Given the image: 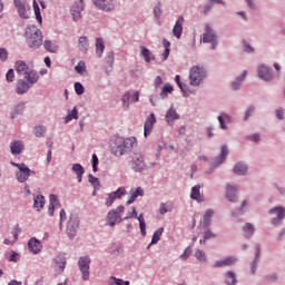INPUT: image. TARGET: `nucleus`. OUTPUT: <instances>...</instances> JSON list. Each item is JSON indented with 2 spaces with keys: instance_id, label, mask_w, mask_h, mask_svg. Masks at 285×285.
<instances>
[{
  "instance_id": "f257e3e1",
  "label": "nucleus",
  "mask_w": 285,
  "mask_h": 285,
  "mask_svg": "<svg viewBox=\"0 0 285 285\" xmlns=\"http://www.w3.org/2000/svg\"><path fill=\"white\" fill-rule=\"evenodd\" d=\"M14 68L17 75H19V77H23V79H26V81H28V83L31 86H35V83L39 81V73L30 69L28 63H26L23 60L16 61Z\"/></svg>"
},
{
  "instance_id": "f03ea898",
  "label": "nucleus",
  "mask_w": 285,
  "mask_h": 285,
  "mask_svg": "<svg viewBox=\"0 0 285 285\" xmlns=\"http://www.w3.org/2000/svg\"><path fill=\"white\" fill-rule=\"evenodd\" d=\"M24 37L30 48L37 49L43 43V36L41 35V30H39V28H37L35 24L27 27Z\"/></svg>"
},
{
  "instance_id": "7ed1b4c3",
  "label": "nucleus",
  "mask_w": 285,
  "mask_h": 285,
  "mask_svg": "<svg viewBox=\"0 0 285 285\" xmlns=\"http://www.w3.org/2000/svg\"><path fill=\"white\" fill-rule=\"evenodd\" d=\"M206 77V70L199 66H194L189 69V83L190 86H199L202 80Z\"/></svg>"
},
{
  "instance_id": "20e7f679",
  "label": "nucleus",
  "mask_w": 285,
  "mask_h": 285,
  "mask_svg": "<svg viewBox=\"0 0 285 285\" xmlns=\"http://www.w3.org/2000/svg\"><path fill=\"white\" fill-rule=\"evenodd\" d=\"M125 210L126 207H124V205H119L117 208L111 209L107 216V226L112 228L115 224H121V222H124L121 214L125 213Z\"/></svg>"
},
{
  "instance_id": "39448f33",
  "label": "nucleus",
  "mask_w": 285,
  "mask_h": 285,
  "mask_svg": "<svg viewBox=\"0 0 285 285\" xmlns=\"http://www.w3.org/2000/svg\"><path fill=\"white\" fill-rule=\"evenodd\" d=\"M130 167L136 173H141V170L146 169V163L144 160V154L141 151L132 153L130 156Z\"/></svg>"
},
{
  "instance_id": "423d86ee",
  "label": "nucleus",
  "mask_w": 285,
  "mask_h": 285,
  "mask_svg": "<svg viewBox=\"0 0 285 285\" xmlns=\"http://www.w3.org/2000/svg\"><path fill=\"white\" fill-rule=\"evenodd\" d=\"M16 168H18V171L16 173L17 180L20 184H23L28 181V178L30 175H36L35 171L30 170L26 164H17V163H11Z\"/></svg>"
},
{
  "instance_id": "0eeeda50",
  "label": "nucleus",
  "mask_w": 285,
  "mask_h": 285,
  "mask_svg": "<svg viewBox=\"0 0 285 285\" xmlns=\"http://www.w3.org/2000/svg\"><path fill=\"white\" fill-rule=\"evenodd\" d=\"M78 266L83 282H88V279H90V257H80L78 261Z\"/></svg>"
},
{
  "instance_id": "6e6552de",
  "label": "nucleus",
  "mask_w": 285,
  "mask_h": 285,
  "mask_svg": "<svg viewBox=\"0 0 285 285\" xmlns=\"http://www.w3.org/2000/svg\"><path fill=\"white\" fill-rule=\"evenodd\" d=\"M122 108L124 110H128L130 108V104H137L139 101V91H128L122 98Z\"/></svg>"
},
{
  "instance_id": "1a4fd4ad",
  "label": "nucleus",
  "mask_w": 285,
  "mask_h": 285,
  "mask_svg": "<svg viewBox=\"0 0 285 285\" xmlns=\"http://www.w3.org/2000/svg\"><path fill=\"white\" fill-rule=\"evenodd\" d=\"M77 230H79V216L71 214L67 223V235L72 238L77 235Z\"/></svg>"
},
{
  "instance_id": "9d476101",
  "label": "nucleus",
  "mask_w": 285,
  "mask_h": 285,
  "mask_svg": "<svg viewBox=\"0 0 285 285\" xmlns=\"http://www.w3.org/2000/svg\"><path fill=\"white\" fill-rule=\"evenodd\" d=\"M269 215H275V217L272 220V224L274 226H277L278 224H282L285 219V208L284 207H274L269 209Z\"/></svg>"
},
{
  "instance_id": "9b49d317",
  "label": "nucleus",
  "mask_w": 285,
  "mask_h": 285,
  "mask_svg": "<svg viewBox=\"0 0 285 285\" xmlns=\"http://www.w3.org/2000/svg\"><path fill=\"white\" fill-rule=\"evenodd\" d=\"M94 4L98 10H102L104 12L115 10V0H94Z\"/></svg>"
},
{
  "instance_id": "f8f14e48",
  "label": "nucleus",
  "mask_w": 285,
  "mask_h": 285,
  "mask_svg": "<svg viewBox=\"0 0 285 285\" xmlns=\"http://www.w3.org/2000/svg\"><path fill=\"white\" fill-rule=\"evenodd\" d=\"M203 43H212V50H215V31L208 24L205 28V32L202 36Z\"/></svg>"
},
{
  "instance_id": "ddd939ff",
  "label": "nucleus",
  "mask_w": 285,
  "mask_h": 285,
  "mask_svg": "<svg viewBox=\"0 0 285 285\" xmlns=\"http://www.w3.org/2000/svg\"><path fill=\"white\" fill-rule=\"evenodd\" d=\"M81 12H83V0H77L71 7L73 21H79V19H81Z\"/></svg>"
},
{
  "instance_id": "4468645a",
  "label": "nucleus",
  "mask_w": 285,
  "mask_h": 285,
  "mask_svg": "<svg viewBox=\"0 0 285 285\" xmlns=\"http://www.w3.org/2000/svg\"><path fill=\"white\" fill-rule=\"evenodd\" d=\"M67 258L66 256H57L55 258V271L58 275H61L66 271Z\"/></svg>"
},
{
  "instance_id": "2eb2a0df",
  "label": "nucleus",
  "mask_w": 285,
  "mask_h": 285,
  "mask_svg": "<svg viewBox=\"0 0 285 285\" xmlns=\"http://www.w3.org/2000/svg\"><path fill=\"white\" fill-rule=\"evenodd\" d=\"M157 124V119L155 118V114H150V116L146 119L145 126H144V135L145 137H148L150 132H153V128Z\"/></svg>"
},
{
  "instance_id": "dca6fc26",
  "label": "nucleus",
  "mask_w": 285,
  "mask_h": 285,
  "mask_svg": "<svg viewBox=\"0 0 285 285\" xmlns=\"http://www.w3.org/2000/svg\"><path fill=\"white\" fill-rule=\"evenodd\" d=\"M56 208H61V203H59V198H57L56 195L51 194L49 196V208H48V213L51 217L52 215H55Z\"/></svg>"
},
{
  "instance_id": "f3484780",
  "label": "nucleus",
  "mask_w": 285,
  "mask_h": 285,
  "mask_svg": "<svg viewBox=\"0 0 285 285\" xmlns=\"http://www.w3.org/2000/svg\"><path fill=\"white\" fill-rule=\"evenodd\" d=\"M181 32H184V17L180 16L173 28V35L176 39H181Z\"/></svg>"
},
{
  "instance_id": "a211bd4d",
  "label": "nucleus",
  "mask_w": 285,
  "mask_h": 285,
  "mask_svg": "<svg viewBox=\"0 0 285 285\" xmlns=\"http://www.w3.org/2000/svg\"><path fill=\"white\" fill-rule=\"evenodd\" d=\"M13 3L18 10L19 17H21V19H28V9H26V2L22 0H13Z\"/></svg>"
},
{
  "instance_id": "6ab92c4d",
  "label": "nucleus",
  "mask_w": 285,
  "mask_h": 285,
  "mask_svg": "<svg viewBox=\"0 0 285 285\" xmlns=\"http://www.w3.org/2000/svg\"><path fill=\"white\" fill-rule=\"evenodd\" d=\"M238 190H239V188L236 185H234V184L227 185L226 197H227L228 202H237V191Z\"/></svg>"
},
{
  "instance_id": "aec40b11",
  "label": "nucleus",
  "mask_w": 285,
  "mask_h": 285,
  "mask_svg": "<svg viewBox=\"0 0 285 285\" xmlns=\"http://www.w3.org/2000/svg\"><path fill=\"white\" fill-rule=\"evenodd\" d=\"M200 190H202V185L198 184L194 186L190 191V199L198 202V204H202V202H205Z\"/></svg>"
},
{
  "instance_id": "412c9836",
  "label": "nucleus",
  "mask_w": 285,
  "mask_h": 285,
  "mask_svg": "<svg viewBox=\"0 0 285 285\" xmlns=\"http://www.w3.org/2000/svg\"><path fill=\"white\" fill-rule=\"evenodd\" d=\"M28 248L33 255H37L38 253H41L43 245H41V242L37 240V238H31L28 243Z\"/></svg>"
},
{
  "instance_id": "4be33fe9",
  "label": "nucleus",
  "mask_w": 285,
  "mask_h": 285,
  "mask_svg": "<svg viewBox=\"0 0 285 285\" xmlns=\"http://www.w3.org/2000/svg\"><path fill=\"white\" fill-rule=\"evenodd\" d=\"M258 77H259V79H263L264 81H271V79H273V73L271 72V69H268V67L259 66Z\"/></svg>"
},
{
  "instance_id": "5701e85b",
  "label": "nucleus",
  "mask_w": 285,
  "mask_h": 285,
  "mask_svg": "<svg viewBox=\"0 0 285 285\" xmlns=\"http://www.w3.org/2000/svg\"><path fill=\"white\" fill-rule=\"evenodd\" d=\"M215 216V212L213 209H208L205 212L202 220L203 228H208L210 224L213 223V217Z\"/></svg>"
},
{
  "instance_id": "b1692460",
  "label": "nucleus",
  "mask_w": 285,
  "mask_h": 285,
  "mask_svg": "<svg viewBox=\"0 0 285 285\" xmlns=\"http://www.w3.org/2000/svg\"><path fill=\"white\" fill-rule=\"evenodd\" d=\"M137 197H144V189L141 187L132 188L130 190V198L127 200V206L135 204V199H137Z\"/></svg>"
},
{
  "instance_id": "393cba45",
  "label": "nucleus",
  "mask_w": 285,
  "mask_h": 285,
  "mask_svg": "<svg viewBox=\"0 0 285 285\" xmlns=\"http://www.w3.org/2000/svg\"><path fill=\"white\" fill-rule=\"evenodd\" d=\"M30 82H26V80L20 79L17 82V94L18 95H26V92H28V90H30Z\"/></svg>"
},
{
  "instance_id": "a878e982",
  "label": "nucleus",
  "mask_w": 285,
  "mask_h": 285,
  "mask_svg": "<svg viewBox=\"0 0 285 285\" xmlns=\"http://www.w3.org/2000/svg\"><path fill=\"white\" fill-rule=\"evenodd\" d=\"M227 157H228V147L226 145H223L220 147V155L215 160L216 166H222V164L226 161Z\"/></svg>"
},
{
  "instance_id": "bb28decb",
  "label": "nucleus",
  "mask_w": 285,
  "mask_h": 285,
  "mask_svg": "<svg viewBox=\"0 0 285 285\" xmlns=\"http://www.w3.org/2000/svg\"><path fill=\"white\" fill-rule=\"evenodd\" d=\"M165 119L167 121V124H173L174 121H176L177 119H179V114H177V110L175 108H169Z\"/></svg>"
},
{
  "instance_id": "cd10ccee",
  "label": "nucleus",
  "mask_w": 285,
  "mask_h": 285,
  "mask_svg": "<svg viewBox=\"0 0 285 285\" xmlns=\"http://www.w3.org/2000/svg\"><path fill=\"white\" fill-rule=\"evenodd\" d=\"M235 262H237V258H235V256H228L224 259L216 262V266L218 268H223V266H233V264H235Z\"/></svg>"
},
{
  "instance_id": "c85d7f7f",
  "label": "nucleus",
  "mask_w": 285,
  "mask_h": 285,
  "mask_svg": "<svg viewBox=\"0 0 285 285\" xmlns=\"http://www.w3.org/2000/svg\"><path fill=\"white\" fill-rule=\"evenodd\" d=\"M140 49H141V57H144V60L146 61V63H150L151 61H155V56L148 48L140 47Z\"/></svg>"
},
{
  "instance_id": "c756f323",
  "label": "nucleus",
  "mask_w": 285,
  "mask_h": 285,
  "mask_svg": "<svg viewBox=\"0 0 285 285\" xmlns=\"http://www.w3.org/2000/svg\"><path fill=\"white\" fill-rule=\"evenodd\" d=\"M218 121H219V126L222 128V130H226L228 124H230L232 119L230 116H228L227 114H222L220 116H218Z\"/></svg>"
},
{
  "instance_id": "7c9ffc66",
  "label": "nucleus",
  "mask_w": 285,
  "mask_h": 285,
  "mask_svg": "<svg viewBox=\"0 0 285 285\" xmlns=\"http://www.w3.org/2000/svg\"><path fill=\"white\" fill-rule=\"evenodd\" d=\"M11 154L21 155V150H23V142L21 140H17L10 146Z\"/></svg>"
},
{
  "instance_id": "2f4dec72",
  "label": "nucleus",
  "mask_w": 285,
  "mask_h": 285,
  "mask_svg": "<svg viewBox=\"0 0 285 285\" xmlns=\"http://www.w3.org/2000/svg\"><path fill=\"white\" fill-rule=\"evenodd\" d=\"M137 146V139L135 138H127L122 142V148H125V153H128V150H131V148H135Z\"/></svg>"
},
{
  "instance_id": "473e14b6",
  "label": "nucleus",
  "mask_w": 285,
  "mask_h": 285,
  "mask_svg": "<svg viewBox=\"0 0 285 285\" xmlns=\"http://www.w3.org/2000/svg\"><path fill=\"white\" fill-rule=\"evenodd\" d=\"M72 170L73 173H76L79 184H81V179L83 177V173H86V169H83V166H81V164H75L72 166Z\"/></svg>"
},
{
  "instance_id": "72a5a7b5",
  "label": "nucleus",
  "mask_w": 285,
  "mask_h": 285,
  "mask_svg": "<svg viewBox=\"0 0 285 285\" xmlns=\"http://www.w3.org/2000/svg\"><path fill=\"white\" fill-rule=\"evenodd\" d=\"M225 282L227 285H237V274H235V272H227Z\"/></svg>"
},
{
  "instance_id": "f704fd0d",
  "label": "nucleus",
  "mask_w": 285,
  "mask_h": 285,
  "mask_svg": "<svg viewBox=\"0 0 285 285\" xmlns=\"http://www.w3.org/2000/svg\"><path fill=\"white\" fill-rule=\"evenodd\" d=\"M248 71H243L242 76L236 78V80L232 82L233 90H239V87L242 86V82L246 79Z\"/></svg>"
},
{
  "instance_id": "c9c22d12",
  "label": "nucleus",
  "mask_w": 285,
  "mask_h": 285,
  "mask_svg": "<svg viewBox=\"0 0 285 285\" xmlns=\"http://www.w3.org/2000/svg\"><path fill=\"white\" fill-rule=\"evenodd\" d=\"M235 175H244L245 173H248V166L244 163H237L234 167Z\"/></svg>"
},
{
  "instance_id": "e433bc0d",
  "label": "nucleus",
  "mask_w": 285,
  "mask_h": 285,
  "mask_svg": "<svg viewBox=\"0 0 285 285\" xmlns=\"http://www.w3.org/2000/svg\"><path fill=\"white\" fill-rule=\"evenodd\" d=\"M104 50H106V46L104 45V39L97 38L96 39V55L101 57L104 55Z\"/></svg>"
},
{
  "instance_id": "4c0bfd02",
  "label": "nucleus",
  "mask_w": 285,
  "mask_h": 285,
  "mask_svg": "<svg viewBox=\"0 0 285 285\" xmlns=\"http://www.w3.org/2000/svg\"><path fill=\"white\" fill-rule=\"evenodd\" d=\"M163 46L165 48V51L161 55V59H163V61H166V59H168V57L170 56V41H168L167 39H164Z\"/></svg>"
},
{
  "instance_id": "58836bf2",
  "label": "nucleus",
  "mask_w": 285,
  "mask_h": 285,
  "mask_svg": "<svg viewBox=\"0 0 285 285\" xmlns=\"http://www.w3.org/2000/svg\"><path fill=\"white\" fill-rule=\"evenodd\" d=\"M255 250H256V257H255V261L252 263V267H250V271L253 274H255L257 271V259H259L262 255V249L259 248V245L255 246Z\"/></svg>"
},
{
  "instance_id": "ea45409f",
  "label": "nucleus",
  "mask_w": 285,
  "mask_h": 285,
  "mask_svg": "<svg viewBox=\"0 0 285 285\" xmlns=\"http://www.w3.org/2000/svg\"><path fill=\"white\" fill-rule=\"evenodd\" d=\"M243 233H244L245 237H253V235L255 234V226H253V224H250V223H247L243 227Z\"/></svg>"
},
{
  "instance_id": "a19ab883",
  "label": "nucleus",
  "mask_w": 285,
  "mask_h": 285,
  "mask_svg": "<svg viewBox=\"0 0 285 285\" xmlns=\"http://www.w3.org/2000/svg\"><path fill=\"white\" fill-rule=\"evenodd\" d=\"M88 38L86 36H82L79 38V41H78V48L79 50H81L82 52H86V50H88Z\"/></svg>"
},
{
  "instance_id": "79ce46f5",
  "label": "nucleus",
  "mask_w": 285,
  "mask_h": 285,
  "mask_svg": "<svg viewBox=\"0 0 285 285\" xmlns=\"http://www.w3.org/2000/svg\"><path fill=\"white\" fill-rule=\"evenodd\" d=\"M33 206L35 208H37V210H40L41 208H43V206H46V198L43 196H37L35 198Z\"/></svg>"
},
{
  "instance_id": "37998d69",
  "label": "nucleus",
  "mask_w": 285,
  "mask_h": 285,
  "mask_svg": "<svg viewBox=\"0 0 285 285\" xmlns=\"http://www.w3.org/2000/svg\"><path fill=\"white\" fill-rule=\"evenodd\" d=\"M164 234V227L158 228L151 238V243L150 244H157L160 239H161V235Z\"/></svg>"
},
{
  "instance_id": "c03bdc74",
  "label": "nucleus",
  "mask_w": 285,
  "mask_h": 285,
  "mask_svg": "<svg viewBox=\"0 0 285 285\" xmlns=\"http://www.w3.org/2000/svg\"><path fill=\"white\" fill-rule=\"evenodd\" d=\"M112 155H115V157H121V155H126V149L124 148V145H119L117 147H114L111 149Z\"/></svg>"
},
{
  "instance_id": "a18cd8bd",
  "label": "nucleus",
  "mask_w": 285,
  "mask_h": 285,
  "mask_svg": "<svg viewBox=\"0 0 285 285\" xmlns=\"http://www.w3.org/2000/svg\"><path fill=\"white\" fill-rule=\"evenodd\" d=\"M174 88L171 87L170 83H166L163 87V90L160 92V97H163V99H165V97H168V94L173 92Z\"/></svg>"
},
{
  "instance_id": "49530a36",
  "label": "nucleus",
  "mask_w": 285,
  "mask_h": 285,
  "mask_svg": "<svg viewBox=\"0 0 285 285\" xmlns=\"http://www.w3.org/2000/svg\"><path fill=\"white\" fill-rule=\"evenodd\" d=\"M75 70L78 75H86V62L79 61L78 65L75 67Z\"/></svg>"
},
{
  "instance_id": "de8ad7c7",
  "label": "nucleus",
  "mask_w": 285,
  "mask_h": 285,
  "mask_svg": "<svg viewBox=\"0 0 285 285\" xmlns=\"http://www.w3.org/2000/svg\"><path fill=\"white\" fill-rule=\"evenodd\" d=\"M43 47L46 48V50H48V52H57L58 50V47L49 40L45 41Z\"/></svg>"
},
{
  "instance_id": "09e8293b",
  "label": "nucleus",
  "mask_w": 285,
  "mask_h": 285,
  "mask_svg": "<svg viewBox=\"0 0 285 285\" xmlns=\"http://www.w3.org/2000/svg\"><path fill=\"white\" fill-rule=\"evenodd\" d=\"M115 199H121L126 195V188L119 187L116 191L111 193Z\"/></svg>"
},
{
  "instance_id": "8fccbe9b",
  "label": "nucleus",
  "mask_w": 285,
  "mask_h": 285,
  "mask_svg": "<svg viewBox=\"0 0 285 285\" xmlns=\"http://www.w3.org/2000/svg\"><path fill=\"white\" fill-rule=\"evenodd\" d=\"M170 210H173V204L163 203L160 205V209H159L160 215H166V213H170Z\"/></svg>"
},
{
  "instance_id": "3c124183",
  "label": "nucleus",
  "mask_w": 285,
  "mask_h": 285,
  "mask_svg": "<svg viewBox=\"0 0 285 285\" xmlns=\"http://www.w3.org/2000/svg\"><path fill=\"white\" fill-rule=\"evenodd\" d=\"M72 119H79L77 107H75L66 117V124H68V121H72Z\"/></svg>"
},
{
  "instance_id": "603ef678",
  "label": "nucleus",
  "mask_w": 285,
  "mask_h": 285,
  "mask_svg": "<svg viewBox=\"0 0 285 285\" xmlns=\"http://www.w3.org/2000/svg\"><path fill=\"white\" fill-rule=\"evenodd\" d=\"M33 134L36 135V137H43V135H46V127L43 126L35 127Z\"/></svg>"
},
{
  "instance_id": "864d4df0",
  "label": "nucleus",
  "mask_w": 285,
  "mask_h": 285,
  "mask_svg": "<svg viewBox=\"0 0 285 285\" xmlns=\"http://www.w3.org/2000/svg\"><path fill=\"white\" fill-rule=\"evenodd\" d=\"M213 8H215V0H209L204 7V14H208Z\"/></svg>"
},
{
  "instance_id": "5fc2aeb1",
  "label": "nucleus",
  "mask_w": 285,
  "mask_h": 285,
  "mask_svg": "<svg viewBox=\"0 0 285 285\" xmlns=\"http://www.w3.org/2000/svg\"><path fill=\"white\" fill-rule=\"evenodd\" d=\"M195 257H196V259H199L200 262H207L206 253H204V250H202V249L196 250Z\"/></svg>"
},
{
  "instance_id": "6e6d98bb",
  "label": "nucleus",
  "mask_w": 285,
  "mask_h": 285,
  "mask_svg": "<svg viewBox=\"0 0 285 285\" xmlns=\"http://www.w3.org/2000/svg\"><path fill=\"white\" fill-rule=\"evenodd\" d=\"M204 228V227H203ZM204 238L200 239V244H206L207 239H210L213 237V232L208 230V228H204Z\"/></svg>"
},
{
  "instance_id": "4d7b16f0",
  "label": "nucleus",
  "mask_w": 285,
  "mask_h": 285,
  "mask_svg": "<svg viewBox=\"0 0 285 285\" xmlns=\"http://www.w3.org/2000/svg\"><path fill=\"white\" fill-rule=\"evenodd\" d=\"M110 279H112L115 285H130V282L117 278L115 276H111Z\"/></svg>"
},
{
  "instance_id": "13d9d810",
  "label": "nucleus",
  "mask_w": 285,
  "mask_h": 285,
  "mask_svg": "<svg viewBox=\"0 0 285 285\" xmlns=\"http://www.w3.org/2000/svg\"><path fill=\"white\" fill-rule=\"evenodd\" d=\"M132 217H137V208L132 207L131 210L128 212L127 216H125L122 219L126 222L128 219H132Z\"/></svg>"
},
{
  "instance_id": "bf43d9fd",
  "label": "nucleus",
  "mask_w": 285,
  "mask_h": 285,
  "mask_svg": "<svg viewBox=\"0 0 285 285\" xmlns=\"http://www.w3.org/2000/svg\"><path fill=\"white\" fill-rule=\"evenodd\" d=\"M6 79L8 81V83H12V81H14V69H9L7 75H6Z\"/></svg>"
},
{
  "instance_id": "052dcab7",
  "label": "nucleus",
  "mask_w": 285,
  "mask_h": 285,
  "mask_svg": "<svg viewBox=\"0 0 285 285\" xmlns=\"http://www.w3.org/2000/svg\"><path fill=\"white\" fill-rule=\"evenodd\" d=\"M89 181L95 188H99V178L92 176V174L88 175Z\"/></svg>"
},
{
  "instance_id": "680f3d73",
  "label": "nucleus",
  "mask_w": 285,
  "mask_h": 285,
  "mask_svg": "<svg viewBox=\"0 0 285 285\" xmlns=\"http://www.w3.org/2000/svg\"><path fill=\"white\" fill-rule=\"evenodd\" d=\"M190 255H193V249H190V247H187L184 252L183 255H180V259L183 262H186V259H188V257H190Z\"/></svg>"
},
{
  "instance_id": "e2e57ef3",
  "label": "nucleus",
  "mask_w": 285,
  "mask_h": 285,
  "mask_svg": "<svg viewBox=\"0 0 285 285\" xmlns=\"http://www.w3.org/2000/svg\"><path fill=\"white\" fill-rule=\"evenodd\" d=\"M106 63H108L110 66V68H112V63L115 62V53L114 52H109L108 56L105 59Z\"/></svg>"
},
{
  "instance_id": "0e129e2a",
  "label": "nucleus",
  "mask_w": 285,
  "mask_h": 285,
  "mask_svg": "<svg viewBox=\"0 0 285 285\" xmlns=\"http://www.w3.org/2000/svg\"><path fill=\"white\" fill-rule=\"evenodd\" d=\"M75 90H76L77 95H83V92H85L83 85H81V82H76Z\"/></svg>"
},
{
  "instance_id": "69168bd1",
  "label": "nucleus",
  "mask_w": 285,
  "mask_h": 285,
  "mask_svg": "<svg viewBox=\"0 0 285 285\" xmlns=\"http://www.w3.org/2000/svg\"><path fill=\"white\" fill-rule=\"evenodd\" d=\"M91 159H92V170L94 173H97V166L99 164V158L97 157V154H94L91 156Z\"/></svg>"
},
{
  "instance_id": "338daca9",
  "label": "nucleus",
  "mask_w": 285,
  "mask_h": 285,
  "mask_svg": "<svg viewBox=\"0 0 285 285\" xmlns=\"http://www.w3.org/2000/svg\"><path fill=\"white\" fill-rule=\"evenodd\" d=\"M0 59H1V61L8 60V50L0 48Z\"/></svg>"
},
{
  "instance_id": "774afa93",
  "label": "nucleus",
  "mask_w": 285,
  "mask_h": 285,
  "mask_svg": "<svg viewBox=\"0 0 285 285\" xmlns=\"http://www.w3.org/2000/svg\"><path fill=\"white\" fill-rule=\"evenodd\" d=\"M115 199L116 198H114L112 195L109 194V196L106 199V206H108V208H110V206H112V204H115Z\"/></svg>"
}]
</instances>
